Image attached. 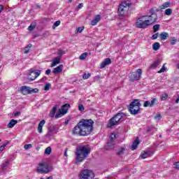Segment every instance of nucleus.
<instances>
[{
  "label": "nucleus",
  "instance_id": "38",
  "mask_svg": "<svg viewBox=\"0 0 179 179\" xmlns=\"http://www.w3.org/2000/svg\"><path fill=\"white\" fill-rule=\"evenodd\" d=\"M167 71V68H166V64H164L162 69L158 71V73H162V72H166Z\"/></svg>",
  "mask_w": 179,
  "mask_h": 179
},
{
  "label": "nucleus",
  "instance_id": "30",
  "mask_svg": "<svg viewBox=\"0 0 179 179\" xmlns=\"http://www.w3.org/2000/svg\"><path fill=\"white\" fill-rule=\"evenodd\" d=\"M87 55H89V54L85 52L79 57V59H81V61H84V59H86V58H87Z\"/></svg>",
  "mask_w": 179,
  "mask_h": 179
},
{
  "label": "nucleus",
  "instance_id": "20",
  "mask_svg": "<svg viewBox=\"0 0 179 179\" xmlns=\"http://www.w3.org/2000/svg\"><path fill=\"white\" fill-rule=\"evenodd\" d=\"M64 69V65L60 64L57 67L55 68L52 71V73H61L62 69Z\"/></svg>",
  "mask_w": 179,
  "mask_h": 179
},
{
  "label": "nucleus",
  "instance_id": "2",
  "mask_svg": "<svg viewBox=\"0 0 179 179\" xmlns=\"http://www.w3.org/2000/svg\"><path fill=\"white\" fill-rule=\"evenodd\" d=\"M90 147L86 145H80L76 149V164L82 163L89 155H90Z\"/></svg>",
  "mask_w": 179,
  "mask_h": 179
},
{
  "label": "nucleus",
  "instance_id": "43",
  "mask_svg": "<svg viewBox=\"0 0 179 179\" xmlns=\"http://www.w3.org/2000/svg\"><path fill=\"white\" fill-rule=\"evenodd\" d=\"M94 20H95L96 22H99L100 20H101V16L100 15H95Z\"/></svg>",
  "mask_w": 179,
  "mask_h": 179
},
{
  "label": "nucleus",
  "instance_id": "15",
  "mask_svg": "<svg viewBox=\"0 0 179 179\" xmlns=\"http://www.w3.org/2000/svg\"><path fill=\"white\" fill-rule=\"evenodd\" d=\"M110 64H111V59L106 58L101 63L100 69H103V68H106V66H107V65H110Z\"/></svg>",
  "mask_w": 179,
  "mask_h": 179
},
{
  "label": "nucleus",
  "instance_id": "39",
  "mask_svg": "<svg viewBox=\"0 0 179 179\" xmlns=\"http://www.w3.org/2000/svg\"><path fill=\"white\" fill-rule=\"evenodd\" d=\"M169 97V94H162L160 96V99L162 101L167 100V98Z\"/></svg>",
  "mask_w": 179,
  "mask_h": 179
},
{
  "label": "nucleus",
  "instance_id": "60",
  "mask_svg": "<svg viewBox=\"0 0 179 179\" xmlns=\"http://www.w3.org/2000/svg\"><path fill=\"white\" fill-rule=\"evenodd\" d=\"M174 166H175V169H179V162H176Z\"/></svg>",
  "mask_w": 179,
  "mask_h": 179
},
{
  "label": "nucleus",
  "instance_id": "5",
  "mask_svg": "<svg viewBox=\"0 0 179 179\" xmlns=\"http://www.w3.org/2000/svg\"><path fill=\"white\" fill-rule=\"evenodd\" d=\"M129 111L131 115H138L141 113V102L139 99H134L129 104Z\"/></svg>",
  "mask_w": 179,
  "mask_h": 179
},
{
  "label": "nucleus",
  "instance_id": "59",
  "mask_svg": "<svg viewBox=\"0 0 179 179\" xmlns=\"http://www.w3.org/2000/svg\"><path fill=\"white\" fill-rule=\"evenodd\" d=\"M18 115H20V111H17L14 113V117H18Z\"/></svg>",
  "mask_w": 179,
  "mask_h": 179
},
{
  "label": "nucleus",
  "instance_id": "54",
  "mask_svg": "<svg viewBox=\"0 0 179 179\" xmlns=\"http://www.w3.org/2000/svg\"><path fill=\"white\" fill-rule=\"evenodd\" d=\"M149 106H150V102L149 101H145L144 102V107H149Z\"/></svg>",
  "mask_w": 179,
  "mask_h": 179
},
{
  "label": "nucleus",
  "instance_id": "57",
  "mask_svg": "<svg viewBox=\"0 0 179 179\" xmlns=\"http://www.w3.org/2000/svg\"><path fill=\"white\" fill-rule=\"evenodd\" d=\"M162 118V115L160 114H157L156 116H155V120H160Z\"/></svg>",
  "mask_w": 179,
  "mask_h": 179
},
{
  "label": "nucleus",
  "instance_id": "35",
  "mask_svg": "<svg viewBox=\"0 0 179 179\" xmlns=\"http://www.w3.org/2000/svg\"><path fill=\"white\" fill-rule=\"evenodd\" d=\"M51 152H52V150L51 149V147H48L45 150V155H51Z\"/></svg>",
  "mask_w": 179,
  "mask_h": 179
},
{
  "label": "nucleus",
  "instance_id": "24",
  "mask_svg": "<svg viewBox=\"0 0 179 179\" xmlns=\"http://www.w3.org/2000/svg\"><path fill=\"white\" fill-rule=\"evenodd\" d=\"M17 124V120H11L9 123L7 124L8 128H13L15 125Z\"/></svg>",
  "mask_w": 179,
  "mask_h": 179
},
{
  "label": "nucleus",
  "instance_id": "53",
  "mask_svg": "<svg viewBox=\"0 0 179 179\" xmlns=\"http://www.w3.org/2000/svg\"><path fill=\"white\" fill-rule=\"evenodd\" d=\"M150 13L151 15H157V14H156V10H155V8H151V9L150 10Z\"/></svg>",
  "mask_w": 179,
  "mask_h": 179
},
{
  "label": "nucleus",
  "instance_id": "18",
  "mask_svg": "<svg viewBox=\"0 0 179 179\" xmlns=\"http://www.w3.org/2000/svg\"><path fill=\"white\" fill-rule=\"evenodd\" d=\"M71 108V104L69 103H66L62 106V111H63V114H66L68 113V110Z\"/></svg>",
  "mask_w": 179,
  "mask_h": 179
},
{
  "label": "nucleus",
  "instance_id": "33",
  "mask_svg": "<svg viewBox=\"0 0 179 179\" xmlns=\"http://www.w3.org/2000/svg\"><path fill=\"white\" fill-rule=\"evenodd\" d=\"M64 54H65V51H64V50H61V49H59V50H58V52H57V55H58V58H62V55H64Z\"/></svg>",
  "mask_w": 179,
  "mask_h": 179
},
{
  "label": "nucleus",
  "instance_id": "22",
  "mask_svg": "<svg viewBox=\"0 0 179 179\" xmlns=\"http://www.w3.org/2000/svg\"><path fill=\"white\" fill-rule=\"evenodd\" d=\"M61 62V58L57 57H55L53 59V61H52V63L51 64V66L53 67V66H57V65H58V64H59Z\"/></svg>",
  "mask_w": 179,
  "mask_h": 179
},
{
  "label": "nucleus",
  "instance_id": "25",
  "mask_svg": "<svg viewBox=\"0 0 179 179\" xmlns=\"http://www.w3.org/2000/svg\"><path fill=\"white\" fill-rule=\"evenodd\" d=\"M159 65H160V59L155 61L152 64L150 65V68L151 69H156L157 66H159Z\"/></svg>",
  "mask_w": 179,
  "mask_h": 179
},
{
  "label": "nucleus",
  "instance_id": "49",
  "mask_svg": "<svg viewBox=\"0 0 179 179\" xmlns=\"http://www.w3.org/2000/svg\"><path fill=\"white\" fill-rule=\"evenodd\" d=\"M156 98H153L151 102H150V107H152V106H155V103H156Z\"/></svg>",
  "mask_w": 179,
  "mask_h": 179
},
{
  "label": "nucleus",
  "instance_id": "41",
  "mask_svg": "<svg viewBox=\"0 0 179 179\" xmlns=\"http://www.w3.org/2000/svg\"><path fill=\"white\" fill-rule=\"evenodd\" d=\"M176 43H177V38H176V37L171 38V45H175Z\"/></svg>",
  "mask_w": 179,
  "mask_h": 179
},
{
  "label": "nucleus",
  "instance_id": "11",
  "mask_svg": "<svg viewBox=\"0 0 179 179\" xmlns=\"http://www.w3.org/2000/svg\"><path fill=\"white\" fill-rule=\"evenodd\" d=\"M23 92L27 93V94H34L35 93H38V90L24 85Z\"/></svg>",
  "mask_w": 179,
  "mask_h": 179
},
{
  "label": "nucleus",
  "instance_id": "46",
  "mask_svg": "<svg viewBox=\"0 0 179 179\" xmlns=\"http://www.w3.org/2000/svg\"><path fill=\"white\" fill-rule=\"evenodd\" d=\"M78 110L80 113H83V111H85V106L82 104L78 105Z\"/></svg>",
  "mask_w": 179,
  "mask_h": 179
},
{
  "label": "nucleus",
  "instance_id": "48",
  "mask_svg": "<svg viewBox=\"0 0 179 179\" xmlns=\"http://www.w3.org/2000/svg\"><path fill=\"white\" fill-rule=\"evenodd\" d=\"M35 28H36V25H33L32 24H31L28 27V30L29 31H33V30H34Z\"/></svg>",
  "mask_w": 179,
  "mask_h": 179
},
{
  "label": "nucleus",
  "instance_id": "7",
  "mask_svg": "<svg viewBox=\"0 0 179 179\" xmlns=\"http://www.w3.org/2000/svg\"><path fill=\"white\" fill-rule=\"evenodd\" d=\"M78 177L79 179H94V172L92 170L84 169L81 171Z\"/></svg>",
  "mask_w": 179,
  "mask_h": 179
},
{
  "label": "nucleus",
  "instance_id": "14",
  "mask_svg": "<svg viewBox=\"0 0 179 179\" xmlns=\"http://www.w3.org/2000/svg\"><path fill=\"white\" fill-rule=\"evenodd\" d=\"M115 145V141L113 140H108L107 144L105 146V149L106 150H111L114 149Z\"/></svg>",
  "mask_w": 179,
  "mask_h": 179
},
{
  "label": "nucleus",
  "instance_id": "58",
  "mask_svg": "<svg viewBox=\"0 0 179 179\" xmlns=\"http://www.w3.org/2000/svg\"><path fill=\"white\" fill-rule=\"evenodd\" d=\"M83 7V3H79L77 6L78 9H82Z\"/></svg>",
  "mask_w": 179,
  "mask_h": 179
},
{
  "label": "nucleus",
  "instance_id": "19",
  "mask_svg": "<svg viewBox=\"0 0 179 179\" xmlns=\"http://www.w3.org/2000/svg\"><path fill=\"white\" fill-rule=\"evenodd\" d=\"M139 138L137 137L136 139L133 142L131 149V150H136L138 148V145H139Z\"/></svg>",
  "mask_w": 179,
  "mask_h": 179
},
{
  "label": "nucleus",
  "instance_id": "31",
  "mask_svg": "<svg viewBox=\"0 0 179 179\" xmlns=\"http://www.w3.org/2000/svg\"><path fill=\"white\" fill-rule=\"evenodd\" d=\"M62 115H65V113H63V111L59 109V112L57 113L55 115V117L57 118H61V117H62Z\"/></svg>",
  "mask_w": 179,
  "mask_h": 179
},
{
  "label": "nucleus",
  "instance_id": "3",
  "mask_svg": "<svg viewBox=\"0 0 179 179\" xmlns=\"http://www.w3.org/2000/svg\"><path fill=\"white\" fill-rule=\"evenodd\" d=\"M125 117H127V114L122 112L116 113L109 120L108 122V128H113V127L115 125H120V124L124 122Z\"/></svg>",
  "mask_w": 179,
  "mask_h": 179
},
{
  "label": "nucleus",
  "instance_id": "55",
  "mask_svg": "<svg viewBox=\"0 0 179 179\" xmlns=\"http://www.w3.org/2000/svg\"><path fill=\"white\" fill-rule=\"evenodd\" d=\"M55 116V112L53 110H51L50 113V117H51L52 118Z\"/></svg>",
  "mask_w": 179,
  "mask_h": 179
},
{
  "label": "nucleus",
  "instance_id": "37",
  "mask_svg": "<svg viewBox=\"0 0 179 179\" xmlns=\"http://www.w3.org/2000/svg\"><path fill=\"white\" fill-rule=\"evenodd\" d=\"M8 164H9V161H7L5 163L2 164L1 165V169H2V170H5V169H6V167H8Z\"/></svg>",
  "mask_w": 179,
  "mask_h": 179
},
{
  "label": "nucleus",
  "instance_id": "6",
  "mask_svg": "<svg viewBox=\"0 0 179 179\" xmlns=\"http://www.w3.org/2000/svg\"><path fill=\"white\" fill-rule=\"evenodd\" d=\"M150 20H148V18L144 15L138 18L137 22H136V27L138 29H148L150 26Z\"/></svg>",
  "mask_w": 179,
  "mask_h": 179
},
{
  "label": "nucleus",
  "instance_id": "8",
  "mask_svg": "<svg viewBox=\"0 0 179 179\" xmlns=\"http://www.w3.org/2000/svg\"><path fill=\"white\" fill-rule=\"evenodd\" d=\"M129 6H131V3H129V1L122 2L117 9L119 16H124V15H125V8H129Z\"/></svg>",
  "mask_w": 179,
  "mask_h": 179
},
{
  "label": "nucleus",
  "instance_id": "21",
  "mask_svg": "<svg viewBox=\"0 0 179 179\" xmlns=\"http://www.w3.org/2000/svg\"><path fill=\"white\" fill-rule=\"evenodd\" d=\"M169 37V33L166 31H163L159 34V38L160 40H162V41L167 40Z\"/></svg>",
  "mask_w": 179,
  "mask_h": 179
},
{
  "label": "nucleus",
  "instance_id": "1",
  "mask_svg": "<svg viewBox=\"0 0 179 179\" xmlns=\"http://www.w3.org/2000/svg\"><path fill=\"white\" fill-rule=\"evenodd\" d=\"M94 122L92 119H82L73 129V135L87 136L93 132Z\"/></svg>",
  "mask_w": 179,
  "mask_h": 179
},
{
  "label": "nucleus",
  "instance_id": "23",
  "mask_svg": "<svg viewBox=\"0 0 179 179\" xmlns=\"http://www.w3.org/2000/svg\"><path fill=\"white\" fill-rule=\"evenodd\" d=\"M150 151H145L143 153L141 154L140 157L141 159H146L150 157Z\"/></svg>",
  "mask_w": 179,
  "mask_h": 179
},
{
  "label": "nucleus",
  "instance_id": "17",
  "mask_svg": "<svg viewBox=\"0 0 179 179\" xmlns=\"http://www.w3.org/2000/svg\"><path fill=\"white\" fill-rule=\"evenodd\" d=\"M45 124V120H42L39 122V124L38 125V132L39 134H43V127H44Z\"/></svg>",
  "mask_w": 179,
  "mask_h": 179
},
{
  "label": "nucleus",
  "instance_id": "10",
  "mask_svg": "<svg viewBox=\"0 0 179 179\" xmlns=\"http://www.w3.org/2000/svg\"><path fill=\"white\" fill-rule=\"evenodd\" d=\"M141 76H142V69H138L136 72H134L131 74L130 80L131 82H135V80H139V79H141Z\"/></svg>",
  "mask_w": 179,
  "mask_h": 179
},
{
  "label": "nucleus",
  "instance_id": "44",
  "mask_svg": "<svg viewBox=\"0 0 179 179\" xmlns=\"http://www.w3.org/2000/svg\"><path fill=\"white\" fill-rule=\"evenodd\" d=\"M6 145H8V142L5 144H3L1 146H0V153L1 152H3V150H5V148H6Z\"/></svg>",
  "mask_w": 179,
  "mask_h": 179
},
{
  "label": "nucleus",
  "instance_id": "26",
  "mask_svg": "<svg viewBox=\"0 0 179 179\" xmlns=\"http://www.w3.org/2000/svg\"><path fill=\"white\" fill-rule=\"evenodd\" d=\"M171 5V2L168 1V2H165L162 5L160 6V9H166V8H170Z\"/></svg>",
  "mask_w": 179,
  "mask_h": 179
},
{
  "label": "nucleus",
  "instance_id": "27",
  "mask_svg": "<svg viewBox=\"0 0 179 179\" xmlns=\"http://www.w3.org/2000/svg\"><path fill=\"white\" fill-rule=\"evenodd\" d=\"M160 49V43L159 42H155L152 44V50L154 51H157Z\"/></svg>",
  "mask_w": 179,
  "mask_h": 179
},
{
  "label": "nucleus",
  "instance_id": "47",
  "mask_svg": "<svg viewBox=\"0 0 179 179\" xmlns=\"http://www.w3.org/2000/svg\"><path fill=\"white\" fill-rule=\"evenodd\" d=\"M83 30H85V27H80L76 29L77 33H82Z\"/></svg>",
  "mask_w": 179,
  "mask_h": 179
},
{
  "label": "nucleus",
  "instance_id": "42",
  "mask_svg": "<svg viewBox=\"0 0 179 179\" xmlns=\"http://www.w3.org/2000/svg\"><path fill=\"white\" fill-rule=\"evenodd\" d=\"M31 148H33V145L31 144H25L24 145V149H25V150H28V149H31Z\"/></svg>",
  "mask_w": 179,
  "mask_h": 179
},
{
  "label": "nucleus",
  "instance_id": "40",
  "mask_svg": "<svg viewBox=\"0 0 179 179\" xmlns=\"http://www.w3.org/2000/svg\"><path fill=\"white\" fill-rule=\"evenodd\" d=\"M159 29H160V24H155L153 26V31L154 33H156V31H159Z\"/></svg>",
  "mask_w": 179,
  "mask_h": 179
},
{
  "label": "nucleus",
  "instance_id": "45",
  "mask_svg": "<svg viewBox=\"0 0 179 179\" xmlns=\"http://www.w3.org/2000/svg\"><path fill=\"white\" fill-rule=\"evenodd\" d=\"M50 87H51V85L50 83H46L44 87V90L48 91L50 90Z\"/></svg>",
  "mask_w": 179,
  "mask_h": 179
},
{
  "label": "nucleus",
  "instance_id": "61",
  "mask_svg": "<svg viewBox=\"0 0 179 179\" xmlns=\"http://www.w3.org/2000/svg\"><path fill=\"white\" fill-rule=\"evenodd\" d=\"M50 73H51V69H48V70H46V71H45V75H50Z\"/></svg>",
  "mask_w": 179,
  "mask_h": 179
},
{
  "label": "nucleus",
  "instance_id": "50",
  "mask_svg": "<svg viewBox=\"0 0 179 179\" xmlns=\"http://www.w3.org/2000/svg\"><path fill=\"white\" fill-rule=\"evenodd\" d=\"M115 139V134L112 133L109 137V141H114Z\"/></svg>",
  "mask_w": 179,
  "mask_h": 179
},
{
  "label": "nucleus",
  "instance_id": "56",
  "mask_svg": "<svg viewBox=\"0 0 179 179\" xmlns=\"http://www.w3.org/2000/svg\"><path fill=\"white\" fill-rule=\"evenodd\" d=\"M57 110H58V105H55L53 108L52 111H54L55 113L57 112Z\"/></svg>",
  "mask_w": 179,
  "mask_h": 179
},
{
  "label": "nucleus",
  "instance_id": "64",
  "mask_svg": "<svg viewBox=\"0 0 179 179\" xmlns=\"http://www.w3.org/2000/svg\"><path fill=\"white\" fill-rule=\"evenodd\" d=\"M155 12H160V10H162V9L160 8V6L159 8H155Z\"/></svg>",
  "mask_w": 179,
  "mask_h": 179
},
{
  "label": "nucleus",
  "instance_id": "34",
  "mask_svg": "<svg viewBox=\"0 0 179 179\" xmlns=\"http://www.w3.org/2000/svg\"><path fill=\"white\" fill-rule=\"evenodd\" d=\"M90 76H92V74L90 73H84L83 75V79L84 80L89 79Z\"/></svg>",
  "mask_w": 179,
  "mask_h": 179
},
{
  "label": "nucleus",
  "instance_id": "32",
  "mask_svg": "<svg viewBox=\"0 0 179 179\" xmlns=\"http://www.w3.org/2000/svg\"><path fill=\"white\" fill-rule=\"evenodd\" d=\"M165 15L166 16H170L171 15H173V10L171 8H167L165 10Z\"/></svg>",
  "mask_w": 179,
  "mask_h": 179
},
{
  "label": "nucleus",
  "instance_id": "62",
  "mask_svg": "<svg viewBox=\"0 0 179 179\" xmlns=\"http://www.w3.org/2000/svg\"><path fill=\"white\" fill-rule=\"evenodd\" d=\"M45 80H47V77H43V78L41 79V82H45Z\"/></svg>",
  "mask_w": 179,
  "mask_h": 179
},
{
  "label": "nucleus",
  "instance_id": "12",
  "mask_svg": "<svg viewBox=\"0 0 179 179\" xmlns=\"http://www.w3.org/2000/svg\"><path fill=\"white\" fill-rule=\"evenodd\" d=\"M145 18H147V20H150L151 22H149L150 26H151V24H153V23H156V22H157V15H145Z\"/></svg>",
  "mask_w": 179,
  "mask_h": 179
},
{
  "label": "nucleus",
  "instance_id": "29",
  "mask_svg": "<svg viewBox=\"0 0 179 179\" xmlns=\"http://www.w3.org/2000/svg\"><path fill=\"white\" fill-rule=\"evenodd\" d=\"M33 47V45L31 43L28 44L27 47L24 48V54H28L30 49Z\"/></svg>",
  "mask_w": 179,
  "mask_h": 179
},
{
  "label": "nucleus",
  "instance_id": "16",
  "mask_svg": "<svg viewBox=\"0 0 179 179\" xmlns=\"http://www.w3.org/2000/svg\"><path fill=\"white\" fill-rule=\"evenodd\" d=\"M115 152L117 156H122L124 153H125V148L124 147H118L117 149L115 150Z\"/></svg>",
  "mask_w": 179,
  "mask_h": 179
},
{
  "label": "nucleus",
  "instance_id": "4",
  "mask_svg": "<svg viewBox=\"0 0 179 179\" xmlns=\"http://www.w3.org/2000/svg\"><path fill=\"white\" fill-rule=\"evenodd\" d=\"M38 174H48L51 171H54V166L45 164V162H41L38 164V166L36 170Z\"/></svg>",
  "mask_w": 179,
  "mask_h": 179
},
{
  "label": "nucleus",
  "instance_id": "28",
  "mask_svg": "<svg viewBox=\"0 0 179 179\" xmlns=\"http://www.w3.org/2000/svg\"><path fill=\"white\" fill-rule=\"evenodd\" d=\"M152 131H153V132H156V131H157V128L154 126H148L147 127V132H152Z\"/></svg>",
  "mask_w": 179,
  "mask_h": 179
},
{
  "label": "nucleus",
  "instance_id": "63",
  "mask_svg": "<svg viewBox=\"0 0 179 179\" xmlns=\"http://www.w3.org/2000/svg\"><path fill=\"white\" fill-rule=\"evenodd\" d=\"M3 10V6L0 5V13H2V11Z\"/></svg>",
  "mask_w": 179,
  "mask_h": 179
},
{
  "label": "nucleus",
  "instance_id": "36",
  "mask_svg": "<svg viewBox=\"0 0 179 179\" xmlns=\"http://www.w3.org/2000/svg\"><path fill=\"white\" fill-rule=\"evenodd\" d=\"M59 24H61V21L60 20H57L56 21L53 25H52V29H55L56 27H58V26H59Z\"/></svg>",
  "mask_w": 179,
  "mask_h": 179
},
{
  "label": "nucleus",
  "instance_id": "9",
  "mask_svg": "<svg viewBox=\"0 0 179 179\" xmlns=\"http://www.w3.org/2000/svg\"><path fill=\"white\" fill-rule=\"evenodd\" d=\"M41 74V71L38 70L36 71L34 69H30L29 73L28 75V80H29V82H33V80H36V79H37Z\"/></svg>",
  "mask_w": 179,
  "mask_h": 179
},
{
  "label": "nucleus",
  "instance_id": "51",
  "mask_svg": "<svg viewBox=\"0 0 179 179\" xmlns=\"http://www.w3.org/2000/svg\"><path fill=\"white\" fill-rule=\"evenodd\" d=\"M99 22L96 21V20H95L94 19H93L92 21H91V22H90V24L92 25V26H96V24H97Z\"/></svg>",
  "mask_w": 179,
  "mask_h": 179
},
{
  "label": "nucleus",
  "instance_id": "13",
  "mask_svg": "<svg viewBox=\"0 0 179 179\" xmlns=\"http://www.w3.org/2000/svg\"><path fill=\"white\" fill-rule=\"evenodd\" d=\"M54 131H55V126L50 127L48 133L45 134V138L52 139V137L54 136Z\"/></svg>",
  "mask_w": 179,
  "mask_h": 179
},
{
  "label": "nucleus",
  "instance_id": "52",
  "mask_svg": "<svg viewBox=\"0 0 179 179\" xmlns=\"http://www.w3.org/2000/svg\"><path fill=\"white\" fill-rule=\"evenodd\" d=\"M157 37H159V33L158 32L152 35V40H156V39H157Z\"/></svg>",
  "mask_w": 179,
  "mask_h": 179
}]
</instances>
